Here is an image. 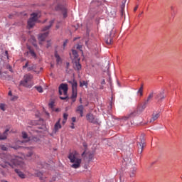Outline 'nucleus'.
Returning a JSON list of instances; mask_svg holds the SVG:
<instances>
[{"label": "nucleus", "instance_id": "obj_1", "mask_svg": "<svg viewBox=\"0 0 182 182\" xmlns=\"http://www.w3.org/2000/svg\"><path fill=\"white\" fill-rule=\"evenodd\" d=\"M0 159L2 162H0V171L3 176L9 171V168H15L19 167L23 168L25 166L22 158L16 156L15 155H10V154H0Z\"/></svg>", "mask_w": 182, "mask_h": 182}, {"label": "nucleus", "instance_id": "obj_2", "mask_svg": "<svg viewBox=\"0 0 182 182\" xmlns=\"http://www.w3.org/2000/svg\"><path fill=\"white\" fill-rule=\"evenodd\" d=\"M68 159H70V162L73 163V164L71 165L72 168L76 169L80 167L82 159H80V155L78 152H77L76 151L70 152Z\"/></svg>", "mask_w": 182, "mask_h": 182}, {"label": "nucleus", "instance_id": "obj_3", "mask_svg": "<svg viewBox=\"0 0 182 182\" xmlns=\"http://www.w3.org/2000/svg\"><path fill=\"white\" fill-rule=\"evenodd\" d=\"M68 84H66V83L60 84V85L59 87V95H62L63 93L64 95V96H60V100H65L66 99H68Z\"/></svg>", "mask_w": 182, "mask_h": 182}, {"label": "nucleus", "instance_id": "obj_4", "mask_svg": "<svg viewBox=\"0 0 182 182\" xmlns=\"http://www.w3.org/2000/svg\"><path fill=\"white\" fill-rule=\"evenodd\" d=\"M33 75L28 73L24 75L23 80H21L20 85H22L23 87L31 88L32 87L31 85H29L28 83L33 80Z\"/></svg>", "mask_w": 182, "mask_h": 182}, {"label": "nucleus", "instance_id": "obj_5", "mask_svg": "<svg viewBox=\"0 0 182 182\" xmlns=\"http://www.w3.org/2000/svg\"><path fill=\"white\" fill-rule=\"evenodd\" d=\"M154 96V92L152 91L149 92V95H148V97H146V100L144 101L142 103V106H141V108H138V111L143 112L147 107V105L149 104V102L153 100V97Z\"/></svg>", "mask_w": 182, "mask_h": 182}, {"label": "nucleus", "instance_id": "obj_6", "mask_svg": "<svg viewBox=\"0 0 182 182\" xmlns=\"http://www.w3.org/2000/svg\"><path fill=\"white\" fill-rule=\"evenodd\" d=\"M69 83L72 85V100L73 102H75L77 96V81L73 80V81H69Z\"/></svg>", "mask_w": 182, "mask_h": 182}, {"label": "nucleus", "instance_id": "obj_7", "mask_svg": "<svg viewBox=\"0 0 182 182\" xmlns=\"http://www.w3.org/2000/svg\"><path fill=\"white\" fill-rule=\"evenodd\" d=\"M38 19V13H33L31 14V17L28 21V28L31 29L35 25V22H36Z\"/></svg>", "mask_w": 182, "mask_h": 182}, {"label": "nucleus", "instance_id": "obj_8", "mask_svg": "<svg viewBox=\"0 0 182 182\" xmlns=\"http://www.w3.org/2000/svg\"><path fill=\"white\" fill-rule=\"evenodd\" d=\"M139 146H138V154H141L143 153V150L145 146V139H144V134H141L139 136Z\"/></svg>", "mask_w": 182, "mask_h": 182}, {"label": "nucleus", "instance_id": "obj_9", "mask_svg": "<svg viewBox=\"0 0 182 182\" xmlns=\"http://www.w3.org/2000/svg\"><path fill=\"white\" fill-rule=\"evenodd\" d=\"M86 118H87V120L91 123L97 124L98 122V119L96 117H95V116L92 113H88L86 115Z\"/></svg>", "mask_w": 182, "mask_h": 182}, {"label": "nucleus", "instance_id": "obj_10", "mask_svg": "<svg viewBox=\"0 0 182 182\" xmlns=\"http://www.w3.org/2000/svg\"><path fill=\"white\" fill-rule=\"evenodd\" d=\"M48 35H49L48 31H47L44 33L39 34V36H38L39 41H41V42L45 41L46 38L48 37Z\"/></svg>", "mask_w": 182, "mask_h": 182}, {"label": "nucleus", "instance_id": "obj_11", "mask_svg": "<svg viewBox=\"0 0 182 182\" xmlns=\"http://www.w3.org/2000/svg\"><path fill=\"white\" fill-rule=\"evenodd\" d=\"M160 117V112H154L152 114V118H151V122L156 121Z\"/></svg>", "mask_w": 182, "mask_h": 182}, {"label": "nucleus", "instance_id": "obj_12", "mask_svg": "<svg viewBox=\"0 0 182 182\" xmlns=\"http://www.w3.org/2000/svg\"><path fill=\"white\" fill-rule=\"evenodd\" d=\"M22 137L24 139L22 143L28 142L31 140V138L28 136L26 132H22Z\"/></svg>", "mask_w": 182, "mask_h": 182}, {"label": "nucleus", "instance_id": "obj_13", "mask_svg": "<svg viewBox=\"0 0 182 182\" xmlns=\"http://www.w3.org/2000/svg\"><path fill=\"white\" fill-rule=\"evenodd\" d=\"M76 112L80 113L81 117L84 116V107L82 105L77 106Z\"/></svg>", "mask_w": 182, "mask_h": 182}, {"label": "nucleus", "instance_id": "obj_14", "mask_svg": "<svg viewBox=\"0 0 182 182\" xmlns=\"http://www.w3.org/2000/svg\"><path fill=\"white\" fill-rule=\"evenodd\" d=\"M9 129H6L4 132L1 133L0 132V140H6L7 139L8 132Z\"/></svg>", "mask_w": 182, "mask_h": 182}, {"label": "nucleus", "instance_id": "obj_15", "mask_svg": "<svg viewBox=\"0 0 182 182\" xmlns=\"http://www.w3.org/2000/svg\"><path fill=\"white\" fill-rule=\"evenodd\" d=\"M136 114V112H134L127 116L122 117V121H127L129 119L135 117Z\"/></svg>", "mask_w": 182, "mask_h": 182}, {"label": "nucleus", "instance_id": "obj_16", "mask_svg": "<svg viewBox=\"0 0 182 182\" xmlns=\"http://www.w3.org/2000/svg\"><path fill=\"white\" fill-rule=\"evenodd\" d=\"M62 128V126L60 123V120H58L55 124V127H54V132L55 133H57L58 132L59 129H60Z\"/></svg>", "mask_w": 182, "mask_h": 182}, {"label": "nucleus", "instance_id": "obj_17", "mask_svg": "<svg viewBox=\"0 0 182 182\" xmlns=\"http://www.w3.org/2000/svg\"><path fill=\"white\" fill-rule=\"evenodd\" d=\"M54 22H55V20L50 21V24L48 26H46L44 28H43L42 31H48L52 27V26L54 23Z\"/></svg>", "mask_w": 182, "mask_h": 182}, {"label": "nucleus", "instance_id": "obj_18", "mask_svg": "<svg viewBox=\"0 0 182 182\" xmlns=\"http://www.w3.org/2000/svg\"><path fill=\"white\" fill-rule=\"evenodd\" d=\"M82 68L81 64L79 63V61H76L74 63V69L77 71H80Z\"/></svg>", "mask_w": 182, "mask_h": 182}, {"label": "nucleus", "instance_id": "obj_19", "mask_svg": "<svg viewBox=\"0 0 182 182\" xmlns=\"http://www.w3.org/2000/svg\"><path fill=\"white\" fill-rule=\"evenodd\" d=\"M15 172L21 178H26V175L23 173V172H21V171H19V169H15Z\"/></svg>", "mask_w": 182, "mask_h": 182}, {"label": "nucleus", "instance_id": "obj_20", "mask_svg": "<svg viewBox=\"0 0 182 182\" xmlns=\"http://www.w3.org/2000/svg\"><path fill=\"white\" fill-rule=\"evenodd\" d=\"M35 175H36V176L40 178V179L41 181H43L44 178H46V177L43 176V173H42V172L37 171V172H36Z\"/></svg>", "mask_w": 182, "mask_h": 182}, {"label": "nucleus", "instance_id": "obj_21", "mask_svg": "<svg viewBox=\"0 0 182 182\" xmlns=\"http://www.w3.org/2000/svg\"><path fill=\"white\" fill-rule=\"evenodd\" d=\"M106 43L107 45H112L113 43L112 38L110 36H107L106 39Z\"/></svg>", "mask_w": 182, "mask_h": 182}, {"label": "nucleus", "instance_id": "obj_22", "mask_svg": "<svg viewBox=\"0 0 182 182\" xmlns=\"http://www.w3.org/2000/svg\"><path fill=\"white\" fill-rule=\"evenodd\" d=\"M55 57L56 58V61H57L58 65L61 63V62H62L61 58L57 53H55Z\"/></svg>", "mask_w": 182, "mask_h": 182}, {"label": "nucleus", "instance_id": "obj_23", "mask_svg": "<svg viewBox=\"0 0 182 182\" xmlns=\"http://www.w3.org/2000/svg\"><path fill=\"white\" fill-rule=\"evenodd\" d=\"M36 70V65H31L29 67H28V71H35Z\"/></svg>", "mask_w": 182, "mask_h": 182}, {"label": "nucleus", "instance_id": "obj_24", "mask_svg": "<svg viewBox=\"0 0 182 182\" xmlns=\"http://www.w3.org/2000/svg\"><path fill=\"white\" fill-rule=\"evenodd\" d=\"M156 97L161 100H164L165 98V96H164V92L158 94V95L156 96Z\"/></svg>", "mask_w": 182, "mask_h": 182}, {"label": "nucleus", "instance_id": "obj_25", "mask_svg": "<svg viewBox=\"0 0 182 182\" xmlns=\"http://www.w3.org/2000/svg\"><path fill=\"white\" fill-rule=\"evenodd\" d=\"M80 86L81 87H82L85 86V87H86V88H87L88 83H87V81H85V80L80 81Z\"/></svg>", "mask_w": 182, "mask_h": 182}, {"label": "nucleus", "instance_id": "obj_26", "mask_svg": "<svg viewBox=\"0 0 182 182\" xmlns=\"http://www.w3.org/2000/svg\"><path fill=\"white\" fill-rule=\"evenodd\" d=\"M26 150L28 151V154H26V157H31L33 155V151L27 148Z\"/></svg>", "mask_w": 182, "mask_h": 182}, {"label": "nucleus", "instance_id": "obj_27", "mask_svg": "<svg viewBox=\"0 0 182 182\" xmlns=\"http://www.w3.org/2000/svg\"><path fill=\"white\" fill-rule=\"evenodd\" d=\"M0 148H1V149L2 151H6L8 150V148H7L6 146L4 145V144H1V145H0Z\"/></svg>", "mask_w": 182, "mask_h": 182}, {"label": "nucleus", "instance_id": "obj_28", "mask_svg": "<svg viewBox=\"0 0 182 182\" xmlns=\"http://www.w3.org/2000/svg\"><path fill=\"white\" fill-rule=\"evenodd\" d=\"M124 7H125V4H122V5H121V16L124 15Z\"/></svg>", "mask_w": 182, "mask_h": 182}, {"label": "nucleus", "instance_id": "obj_29", "mask_svg": "<svg viewBox=\"0 0 182 182\" xmlns=\"http://www.w3.org/2000/svg\"><path fill=\"white\" fill-rule=\"evenodd\" d=\"M29 53H31V55L33 57L36 58V54L35 53V51L32 49H29Z\"/></svg>", "mask_w": 182, "mask_h": 182}, {"label": "nucleus", "instance_id": "obj_30", "mask_svg": "<svg viewBox=\"0 0 182 182\" xmlns=\"http://www.w3.org/2000/svg\"><path fill=\"white\" fill-rule=\"evenodd\" d=\"M138 94H139V96H141V97L143 96V87H139V90H138Z\"/></svg>", "mask_w": 182, "mask_h": 182}, {"label": "nucleus", "instance_id": "obj_31", "mask_svg": "<svg viewBox=\"0 0 182 182\" xmlns=\"http://www.w3.org/2000/svg\"><path fill=\"white\" fill-rule=\"evenodd\" d=\"M36 90H38V92L42 93L43 92V88L41 86H38L36 87Z\"/></svg>", "mask_w": 182, "mask_h": 182}, {"label": "nucleus", "instance_id": "obj_32", "mask_svg": "<svg viewBox=\"0 0 182 182\" xmlns=\"http://www.w3.org/2000/svg\"><path fill=\"white\" fill-rule=\"evenodd\" d=\"M68 114L64 113V114H63V118H64V119H63V123H65V122H66L67 119H68Z\"/></svg>", "mask_w": 182, "mask_h": 182}, {"label": "nucleus", "instance_id": "obj_33", "mask_svg": "<svg viewBox=\"0 0 182 182\" xmlns=\"http://www.w3.org/2000/svg\"><path fill=\"white\" fill-rule=\"evenodd\" d=\"M73 55L75 56V58H77L78 57V53L77 51L76 50H73Z\"/></svg>", "mask_w": 182, "mask_h": 182}, {"label": "nucleus", "instance_id": "obj_34", "mask_svg": "<svg viewBox=\"0 0 182 182\" xmlns=\"http://www.w3.org/2000/svg\"><path fill=\"white\" fill-rule=\"evenodd\" d=\"M0 109L2 111H5V105L4 103H0Z\"/></svg>", "mask_w": 182, "mask_h": 182}, {"label": "nucleus", "instance_id": "obj_35", "mask_svg": "<svg viewBox=\"0 0 182 182\" xmlns=\"http://www.w3.org/2000/svg\"><path fill=\"white\" fill-rule=\"evenodd\" d=\"M63 14L64 18L67 17V10L65 9H64Z\"/></svg>", "mask_w": 182, "mask_h": 182}, {"label": "nucleus", "instance_id": "obj_36", "mask_svg": "<svg viewBox=\"0 0 182 182\" xmlns=\"http://www.w3.org/2000/svg\"><path fill=\"white\" fill-rule=\"evenodd\" d=\"M49 106H50V108H53V106H54V102H53V101L50 102L49 103Z\"/></svg>", "mask_w": 182, "mask_h": 182}, {"label": "nucleus", "instance_id": "obj_37", "mask_svg": "<svg viewBox=\"0 0 182 182\" xmlns=\"http://www.w3.org/2000/svg\"><path fill=\"white\" fill-rule=\"evenodd\" d=\"M11 148L15 149V150H18V149L21 148V146H11Z\"/></svg>", "mask_w": 182, "mask_h": 182}, {"label": "nucleus", "instance_id": "obj_38", "mask_svg": "<svg viewBox=\"0 0 182 182\" xmlns=\"http://www.w3.org/2000/svg\"><path fill=\"white\" fill-rule=\"evenodd\" d=\"M28 67V62H27L25 65L23 66V68L25 69Z\"/></svg>", "mask_w": 182, "mask_h": 182}, {"label": "nucleus", "instance_id": "obj_39", "mask_svg": "<svg viewBox=\"0 0 182 182\" xmlns=\"http://www.w3.org/2000/svg\"><path fill=\"white\" fill-rule=\"evenodd\" d=\"M33 140L34 141H39V139L38 138H37V137H33Z\"/></svg>", "mask_w": 182, "mask_h": 182}, {"label": "nucleus", "instance_id": "obj_40", "mask_svg": "<svg viewBox=\"0 0 182 182\" xmlns=\"http://www.w3.org/2000/svg\"><path fill=\"white\" fill-rule=\"evenodd\" d=\"M18 99V97L16 96H14L11 98L12 101L16 100Z\"/></svg>", "mask_w": 182, "mask_h": 182}, {"label": "nucleus", "instance_id": "obj_41", "mask_svg": "<svg viewBox=\"0 0 182 182\" xmlns=\"http://www.w3.org/2000/svg\"><path fill=\"white\" fill-rule=\"evenodd\" d=\"M72 121H73V123L75 122H76V117H73L72 118Z\"/></svg>", "mask_w": 182, "mask_h": 182}, {"label": "nucleus", "instance_id": "obj_42", "mask_svg": "<svg viewBox=\"0 0 182 182\" xmlns=\"http://www.w3.org/2000/svg\"><path fill=\"white\" fill-rule=\"evenodd\" d=\"M138 8H139L138 6H135V8H134V12H136L137 11Z\"/></svg>", "mask_w": 182, "mask_h": 182}, {"label": "nucleus", "instance_id": "obj_43", "mask_svg": "<svg viewBox=\"0 0 182 182\" xmlns=\"http://www.w3.org/2000/svg\"><path fill=\"white\" fill-rule=\"evenodd\" d=\"M178 112H179V113H181V112H182V106L179 108Z\"/></svg>", "mask_w": 182, "mask_h": 182}, {"label": "nucleus", "instance_id": "obj_44", "mask_svg": "<svg viewBox=\"0 0 182 182\" xmlns=\"http://www.w3.org/2000/svg\"><path fill=\"white\" fill-rule=\"evenodd\" d=\"M66 65H67V69H68L69 66H70V63H66Z\"/></svg>", "mask_w": 182, "mask_h": 182}, {"label": "nucleus", "instance_id": "obj_45", "mask_svg": "<svg viewBox=\"0 0 182 182\" xmlns=\"http://www.w3.org/2000/svg\"><path fill=\"white\" fill-rule=\"evenodd\" d=\"M59 9H60V5H58V6L56 7V10H59Z\"/></svg>", "mask_w": 182, "mask_h": 182}, {"label": "nucleus", "instance_id": "obj_46", "mask_svg": "<svg viewBox=\"0 0 182 182\" xmlns=\"http://www.w3.org/2000/svg\"><path fill=\"white\" fill-rule=\"evenodd\" d=\"M67 43H68V41H66L65 42H64V43H63L64 47H65V46L67 45Z\"/></svg>", "mask_w": 182, "mask_h": 182}, {"label": "nucleus", "instance_id": "obj_47", "mask_svg": "<svg viewBox=\"0 0 182 182\" xmlns=\"http://www.w3.org/2000/svg\"><path fill=\"white\" fill-rule=\"evenodd\" d=\"M71 128H72V129H75V126H74V123H73V122L72 123Z\"/></svg>", "mask_w": 182, "mask_h": 182}, {"label": "nucleus", "instance_id": "obj_48", "mask_svg": "<svg viewBox=\"0 0 182 182\" xmlns=\"http://www.w3.org/2000/svg\"><path fill=\"white\" fill-rule=\"evenodd\" d=\"M102 85H105V80H103L102 81Z\"/></svg>", "mask_w": 182, "mask_h": 182}, {"label": "nucleus", "instance_id": "obj_49", "mask_svg": "<svg viewBox=\"0 0 182 182\" xmlns=\"http://www.w3.org/2000/svg\"><path fill=\"white\" fill-rule=\"evenodd\" d=\"M9 96H12V92H11V91H9Z\"/></svg>", "mask_w": 182, "mask_h": 182}, {"label": "nucleus", "instance_id": "obj_50", "mask_svg": "<svg viewBox=\"0 0 182 182\" xmlns=\"http://www.w3.org/2000/svg\"><path fill=\"white\" fill-rule=\"evenodd\" d=\"M50 46V43L48 42V43L47 48H49Z\"/></svg>", "mask_w": 182, "mask_h": 182}, {"label": "nucleus", "instance_id": "obj_51", "mask_svg": "<svg viewBox=\"0 0 182 182\" xmlns=\"http://www.w3.org/2000/svg\"><path fill=\"white\" fill-rule=\"evenodd\" d=\"M134 173H135V171L132 172V175H130V176H131V177H133V176H134Z\"/></svg>", "mask_w": 182, "mask_h": 182}, {"label": "nucleus", "instance_id": "obj_52", "mask_svg": "<svg viewBox=\"0 0 182 182\" xmlns=\"http://www.w3.org/2000/svg\"><path fill=\"white\" fill-rule=\"evenodd\" d=\"M5 55H6V56H8V51H7V50L5 51Z\"/></svg>", "mask_w": 182, "mask_h": 182}, {"label": "nucleus", "instance_id": "obj_53", "mask_svg": "<svg viewBox=\"0 0 182 182\" xmlns=\"http://www.w3.org/2000/svg\"><path fill=\"white\" fill-rule=\"evenodd\" d=\"M141 87H142V90H144V85H143V84L141 85Z\"/></svg>", "mask_w": 182, "mask_h": 182}, {"label": "nucleus", "instance_id": "obj_54", "mask_svg": "<svg viewBox=\"0 0 182 182\" xmlns=\"http://www.w3.org/2000/svg\"><path fill=\"white\" fill-rule=\"evenodd\" d=\"M141 14H139V15H138V17L140 18V17H141Z\"/></svg>", "mask_w": 182, "mask_h": 182}, {"label": "nucleus", "instance_id": "obj_55", "mask_svg": "<svg viewBox=\"0 0 182 182\" xmlns=\"http://www.w3.org/2000/svg\"><path fill=\"white\" fill-rule=\"evenodd\" d=\"M9 70L10 71H11V67L9 65Z\"/></svg>", "mask_w": 182, "mask_h": 182}, {"label": "nucleus", "instance_id": "obj_56", "mask_svg": "<svg viewBox=\"0 0 182 182\" xmlns=\"http://www.w3.org/2000/svg\"><path fill=\"white\" fill-rule=\"evenodd\" d=\"M77 39V38H74V41H75Z\"/></svg>", "mask_w": 182, "mask_h": 182}, {"label": "nucleus", "instance_id": "obj_57", "mask_svg": "<svg viewBox=\"0 0 182 182\" xmlns=\"http://www.w3.org/2000/svg\"><path fill=\"white\" fill-rule=\"evenodd\" d=\"M80 46H77V49H80Z\"/></svg>", "mask_w": 182, "mask_h": 182}, {"label": "nucleus", "instance_id": "obj_58", "mask_svg": "<svg viewBox=\"0 0 182 182\" xmlns=\"http://www.w3.org/2000/svg\"><path fill=\"white\" fill-rule=\"evenodd\" d=\"M80 103H82V98H80Z\"/></svg>", "mask_w": 182, "mask_h": 182}, {"label": "nucleus", "instance_id": "obj_59", "mask_svg": "<svg viewBox=\"0 0 182 182\" xmlns=\"http://www.w3.org/2000/svg\"><path fill=\"white\" fill-rule=\"evenodd\" d=\"M0 75H1V70H0Z\"/></svg>", "mask_w": 182, "mask_h": 182}, {"label": "nucleus", "instance_id": "obj_60", "mask_svg": "<svg viewBox=\"0 0 182 182\" xmlns=\"http://www.w3.org/2000/svg\"><path fill=\"white\" fill-rule=\"evenodd\" d=\"M144 14V12L142 11V12H141V14Z\"/></svg>", "mask_w": 182, "mask_h": 182}, {"label": "nucleus", "instance_id": "obj_61", "mask_svg": "<svg viewBox=\"0 0 182 182\" xmlns=\"http://www.w3.org/2000/svg\"><path fill=\"white\" fill-rule=\"evenodd\" d=\"M156 164V161L154 162V164Z\"/></svg>", "mask_w": 182, "mask_h": 182}, {"label": "nucleus", "instance_id": "obj_62", "mask_svg": "<svg viewBox=\"0 0 182 182\" xmlns=\"http://www.w3.org/2000/svg\"><path fill=\"white\" fill-rule=\"evenodd\" d=\"M4 182H7V181H4Z\"/></svg>", "mask_w": 182, "mask_h": 182}]
</instances>
